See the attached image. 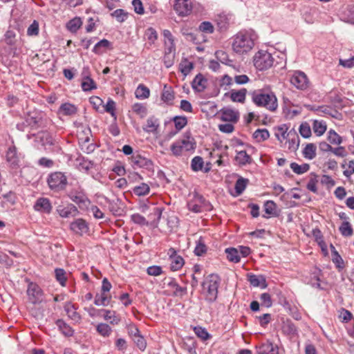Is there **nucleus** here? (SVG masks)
<instances>
[{
	"label": "nucleus",
	"instance_id": "40",
	"mask_svg": "<svg viewBox=\"0 0 354 354\" xmlns=\"http://www.w3.org/2000/svg\"><path fill=\"white\" fill-rule=\"evenodd\" d=\"M235 160L240 165H245L246 164H250L252 162V158L245 151H240L237 152Z\"/></svg>",
	"mask_w": 354,
	"mask_h": 354
},
{
	"label": "nucleus",
	"instance_id": "48",
	"mask_svg": "<svg viewBox=\"0 0 354 354\" xmlns=\"http://www.w3.org/2000/svg\"><path fill=\"white\" fill-rule=\"evenodd\" d=\"M249 182V180L240 177L236 182L234 189L237 196L241 195L245 189L246 186Z\"/></svg>",
	"mask_w": 354,
	"mask_h": 354
},
{
	"label": "nucleus",
	"instance_id": "42",
	"mask_svg": "<svg viewBox=\"0 0 354 354\" xmlns=\"http://www.w3.org/2000/svg\"><path fill=\"white\" fill-rule=\"evenodd\" d=\"M82 25V21L80 17H74L66 24L67 29L71 32H76Z\"/></svg>",
	"mask_w": 354,
	"mask_h": 354
},
{
	"label": "nucleus",
	"instance_id": "44",
	"mask_svg": "<svg viewBox=\"0 0 354 354\" xmlns=\"http://www.w3.org/2000/svg\"><path fill=\"white\" fill-rule=\"evenodd\" d=\"M111 301V297L108 296L106 293L101 292L100 294H96L95 296L94 304L96 306H107Z\"/></svg>",
	"mask_w": 354,
	"mask_h": 354
},
{
	"label": "nucleus",
	"instance_id": "20",
	"mask_svg": "<svg viewBox=\"0 0 354 354\" xmlns=\"http://www.w3.org/2000/svg\"><path fill=\"white\" fill-rule=\"evenodd\" d=\"M68 317L75 322H80L82 319L81 315L77 312V307L72 302H66L64 306Z\"/></svg>",
	"mask_w": 354,
	"mask_h": 354
},
{
	"label": "nucleus",
	"instance_id": "55",
	"mask_svg": "<svg viewBox=\"0 0 354 354\" xmlns=\"http://www.w3.org/2000/svg\"><path fill=\"white\" fill-rule=\"evenodd\" d=\"M81 86L82 90L84 91H90L97 88L96 84L93 80L89 77H86L85 78H84Z\"/></svg>",
	"mask_w": 354,
	"mask_h": 354
},
{
	"label": "nucleus",
	"instance_id": "50",
	"mask_svg": "<svg viewBox=\"0 0 354 354\" xmlns=\"http://www.w3.org/2000/svg\"><path fill=\"white\" fill-rule=\"evenodd\" d=\"M282 330L288 335H294L297 331V327L290 319H287L286 322H283Z\"/></svg>",
	"mask_w": 354,
	"mask_h": 354
},
{
	"label": "nucleus",
	"instance_id": "9",
	"mask_svg": "<svg viewBox=\"0 0 354 354\" xmlns=\"http://www.w3.org/2000/svg\"><path fill=\"white\" fill-rule=\"evenodd\" d=\"M291 84L297 88L305 90L309 86V81L306 75L301 71H295L290 78Z\"/></svg>",
	"mask_w": 354,
	"mask_h": 354
},
{
	"label": "nucleus",
	"instance_id": "13",
	"mask_svg": "<svg viewBox=\"0 0 354 354\" xmlns=\"http://www.w3.org/2000/svg\"><path fill=\"white\" fill-rule=\"evenodd\" d=\"M33 209L36 212L50 214L53 210V206L49 198L39 197L36 200L33 205Z\"/></svg>",
	"mask_w": 354,
	"mask_h": 354
},
{
	"label": "nucleus",
	"instance_id": "7",
	"mask_svg": "<svg viewBox=\"0 0 354 354\" xmlns=\"http://www.w3.org/2000/svg\"><path fill=\"white\" fill-rule=\"evenodd\" d=\"M254 66L259 71L270 68L274 63V58L272 55L265 50H259L253 59Z\"/></svg>",
	"mask_w": 354,
	"mask_h": 354
},
{
	"label": "nucleus",
	"instance_id": "54",
	"mask_svg": "<svg viewBox=\"0 0 354 354\" xmlns=\"http://www.w3.org/2000/svg\"><path fill=\"white\" fill-rule=\"evenodd\" d=\"M339 230L342 236L346 237L351 236L353 234V228L348 221H344L339 227Z\"/></svg>",
	"mask_w": 354,
	"mask_h": 354
},
{
	"label": "nucleus",
	"instance_id": "18",
	"mask_svg": "<svg viewBox=\"0 0 354 354\" xmlns=\"http://www.w3.org/2000/svg\"><path fill=\"white\" fill-rule=\"evenodd\" d=\"M69 196L70 198L74 203L77 204L80 208H87L91 204L90 200L83 192H71Z\"/></svg>",
	"mask_w": 354,
	"mask_h": 354
},
{
	"label": "nucleus",
	"instance_id": "14",
	"mask_svg": "<svg viewBox=\"0 0 354 354\" xmlns=\"http://www.w3.org/2000/svg\"><path fill=\"white\" fill-rule=\"evenodd\" d=\"M70 229L80 236H82L89 232L88 223L83 218H77L71 223Z\"/></svg>",
	"mask_w": 354,
	"mask_h": 354
},
{
	"label": "nucleus",
	"instance_id": "35",
	"mask_svg": "<svg viewBox=\"0 0 354 354\" xmlns=\"http://www.w3.org/2000/svg\"><path fill=\"white\" fill-rule=\"evenodd\" d=\"M102 48L112 49V44L109 40H107L106 39H103L100 40V41H98L95 45V46L93 49V51L95 54L100 55L104 52V50H102Z\"/></svg>",
	"mask_w": 354,
	"mask_h": 354
},
{
	"label": "nucleus",
	"instance_id": "29",
	"mask_svg": "<svg viewBox=\"0 0 354 354\" xmlns=\"http://www.w3.org/2000/svg\"><path fill=\"white\" fill-rule=\"evenodd\" d=\"M264 211L268 216L263 215V218H269L270 216H277V206L272 201H267L264 203Z\"/></svg>",
	"mask_w": 354,
	"mask_h": 354
},
{
	"label": "nucleus",
	"instance_id": "12",
	"mask_svg": "<svg viewBox=\"0 0 354 354\" xmlns=\"http://www.w3.org/2000/svg\"><path fill=\"white\" fill-rule=\"evenodd\" d=\"M27 295L29 301L34 304L40 303L42 301V290L36 283H30L28 285Z\"/></svg>",
	"mask_w": 354,
	"mask_h": 354
},
{
	"label": "nucleus",
	"instance_id": "21",
	"mask_svg": "<svg viewBox=\"0 0 354 354\" xmlns=\"http://www.w3.org/2000/svg\"><path fill=\"white\" fill-rule=\"evenodd\" d=\"M6 160L12 168L17 169L19 167V159L17 153V149L15 146L8 148L6 153Z\"/></svg>",
	"mask_w": 354,
	"mask_h": 354
},
{
	"label": "nucleus",
	"instance_id": "30",
	"mask_svg": "<svg viewBox=\"0 0 354 354\" xmlns=\"http://www.w3.org/2000/svg\"><path fill=\"white\" fill-rule=\"evenodd\" d=\"M55 324L59 330L65 337H69L74 335V330L63 319H57Z\"/></svg>",
	"mask_w": 354,
	"mask_h": 354
},
{
	"label": "nucleus",
	"instance_id": "45",
	"mask_svg": "<svg viewBox=\"0 0 354 354\" xmlns=\"http://www.w3.org/2000/svg\"><path fill=\"white\" fill-rule=\"evenodd\" d=\"M159 126L158 120L154 117H150L147 120V124L143 127V130L146 132H155Z\"/></svg>",
	"mask_w": 354,
	"mask_h": 354
},
{
	"label": "nucleus",
	"instance_id": "49",
	"mask_svg": "<svg viewBox=\"0 0 354 354\" xmlns=\"http://www.w3.org/2000/svg\"><path fill=\"white\" fill-rule=\"evenodd\" d=\"M97 332L104 337H108L112 333L111 328L104 323H100L96 326Z\"/></svg>",
	"mask_w": 354,
	"mask_h": 354
},
{
	"label": "nucleus",
	"instance_id": "43",
	"mask_svg": "<svg viewBox=\"0 0 354 354\" xmlns=\"http://www.w3.org/2000/svg\"><path fill=\"white\" fill-rule=\"evenodd\" d=\"M149 95V89L142 84H139L135 91L136 97L138 99H147Z\"/></svg>",
	"mask_w": 354,
	"mask_h": 354
},
{
	"label": "nucleus",
	"instance_id": "31",
	"mask_svg": "<svg viewBox=\"0 0 354 354\" xmlns=\"http://www.w3.org/2000/svg\"><path fill=\"white\" fill-rule=\"evenodd\" d=\"M246 93V88H241L238 91L232 90L230 93V97L233 102L243 103L245 100Z\"/></svg>",
	"mask_w": 354,
	"mask_h": 354
},
{
	"label": "nucleus",
	"instance_id": "41",
	"mask_svg": "<svg viewBox=\"0 0 354 354\" xmlns=\"http://www.w3.org/2000/svg\"><path fill=\"white\" fill-rule=\"evenodd\" d=\"M150 187L148 184L142 183L139 185L133 187V192L138 196H144L149 194Z\"/></svg>",
	"mask_w": 354,
	"mask_h": 354
},
{
	"label": "nucleus",
	"instance_id": "10",
	"mask_svg": "<svg viewBox=\"0 0 354 354\" xmlns=\"http://www.w3.org/2000/svg\"><path fill=\"white\" fill-rule=\"evenodd\" d=\"M174 9L179 16H187L192 10L191 0H176Z\"/></svg>",
	"mask_w": 354,
	"mask_h": 354
},
{
	"label": "nucleus",
	"instance_id": "4",
	"mask_svg": "<svg viewBox=\"0 0 354 354\" xmlns=\"http://www.w3.org/2000/svg\"><path fill=\"white\" fill-rule=\"evenodd\" d=\"M196 148V142L189 132H186L183 138L171 145V151L174 156H182L184 151H189Z\"/></svg>",
	"mask_w": 354,
	"mask_h": 354
},
{
	"label": "nucleus",
	"instance_id": "17",
	"mask_svg": "<svg viewBox=\"0 0 354 354\" xmlns=\"http://www.w3.org/2000/svg\"><path fill=\"white\" fill-rule=\"evenodd\" d=\"M221 119L225 122L236 123L239 118V113L230 108H223L220 111Z\"/></svg>",
	"mask_w": 354,
	"mask_h": 354
},
{
	"label": "nucleus",
	"instance_id": "56",
	"mask_svg": "<svg viewBox=\"0 0 354 354\" xmlns=\"http://www.w3.org/2000/svg\"><path fill=\"white\" fill-rule=\"evenodd\" d=\"M204 165L203 159L201 156H195L191 162L192 169L194 171L203 170Z\"/></svg>",
	"mask_w": 354,
	"mask_h": 354
},
{
	"label": "nucleus",
	"instance_id": "46",
	"mask_svg": "<svg viewBox=\"0 0 354 354\" xmlns=\"http://www.w3.org/2000/svg\"><path fill=\"white\" fill-rule=\"evenodd\" d=\"M270 133L266 129H258L253 133V138L259 142L268 139Z\"/></svg>",
	"mask_w": 354,
	"mask_h": 354
},
{
	"label": "nucleus",
	"instance_id": "26",
	"mask_svg": "<svg viewBox=\"0 0 354 354\" xmlns=\"http://www.w3.org/2000/svg\"><path fill=\"white\" fill-rule=\"evenodd\" d=\"M100 312H102L104 319L112 325H117L120 322V317L116 314L115 311L101 309Z\"/></svg>",
	"mask_w": 354,
	"mask_h": 354
},
{
	"label": "nucleus",
	"instance_id": "27",
	"mask_svg": "<svg viewBox=\"0 0 354 354\" xmlns=\"http://www.w3.org/2000/svg\"><path fill=\"white\" fill-rule=\"evenodd\" d=\"M195 32V30L186 26L182 27L180 29L181 34L185 37L187 41L198 44L199 43V40L197 38V35Z\"/></svg>",
	"mask_w": 354,
	"mask_h": 354
},
{
	"label": "nucleus",
	"instance_id": "60",
	"mask_svg": "<svg viewBox=\"0 0 354 354\" xmlns=\"http://www.w3.org/2000/svg\"><path fill=\"white\" fill-rule=\"evenodd\" d=\"M207 252V246L204 243L203 239L200 238L196 243V246L194 249V254L196 256H202Z\"/></svg>",
	"mask_w": 354,
	"mask_h": 354
},
{
	"label": "nucleus",
	"instance_id": "1",
	"mask_svg": "<svg viewBox=\"0 0 354 354\" xmlns=\"http://www.w3.org/2000/svg\"><path fill=\"white\" fill-rule=\"evenodd\" d=\"M252 102L258 107L274 112L278 108L277 98L275 94L268 89H257L250 93Z\"/></svg>",
	"mask_w": 354,
	"mask_h": 354
},
{
	"label": "nucleus",
	"instance_id": "51",
	"mask_svg": "<svg viewBox=\"0 0 354 354\" xmlns=\"http://www.w3.org/2000/svg\"><path fill=\"white\" fill-rule=\"evenodd\" d=\"M227 258L230 261L238 263L240 261L239 252L234 248H227L225 250Z\"/></svg>",
	"mask_w": 354,
	"mask_h": 354
},
{
	"label": "nucleus",
	"instance_id": "25",
	"mask_svg": "<svg viewBox=\"0 0 354 354\" xmlns=\"http://www.w3.org/2000/svg\"><path fill=\"white\" fill-rule=\"evenodd\" d=\"M249 282L254 287H261L265 288L267 287L266 278L263 275H256L250 274L248 275Z\"/></svg>",
	"mask_w": 354,
	"mask_h": 354
},
{
	"label": "nucleus",
	"instance_id": "16",
	"mask_svg": "<svg viewBox=\"0 0 354 354\" xmlns=\"http://www.w3.org/2000/svg\"><path fill=\"white\" fill-rule=\"evenodd\" d=\"M58 214L62 218H70L76 216L79 211L73 204H68L66 206L59 205L57 207Z\"/></svg>",
	"mask_w": 354,
	"mask_h": 354
},
{
	"label": "nucleus",
	"instance_id": "38",
	"mask_svg": "<svg viewBox=\"0 0 354 354\" xmlns=\"http://www.w3.org/2000/svg\"><path fill=\"white\" fill-rule=\"evenodd\" d=\"M161 99L167 104H171L174 99V93L171 86H165L161 95Z\"/></svg>",
	"mask_w": 354,
	"mask_h": 354
},
{
	"label": "nucleus",
	"instance_id": "64",
	"mask_svg": "<svg viewBox=\"0 0 354 354\" xmlns=\"http://www.w3.org/2000/svg\"><path fill=\"white\" fill-rule=\"evenodd\" d=\"M198 28L200 31L207 34H212L214 31V27L209 21L202 22Z\"/></svg>",
	"mask_w": 354,
	"mask_h": 354
},
{
	"label": "nucleus",
	"instance_id": "58",
	"mask_svg": "<svg viewBox=\"0 0 354 354\" xmlns=\"http://www.w3.org/2000/svg\"><path fill=\"white\" fill-rule=\"evenodd\" d=\"M173 121L177 131H180L187 124V118L185 116H175Z\"/></svg>",
	"mask_w": 354,
	"mask_h": 354
},
{
	"label": "nucleus",
	"instance_id": "32",
	"mask_svg": "<svg viewBox=\"0 0 354 354\" xmlns=\"http://www.w3.org/2000/svg\"><path fill=\"white\" fill-rule=\"evenodd\" d=\"M205 198L202 196L197 195L194 200L190 201L187 203L188 209L195 213H198L202 211L201 205L196 203L198 201L200 203H203L205 202Z\"/></svg>",
	"mask_w": 354,
	"mask_h": 354
},
{
	"label": "nucleus",
	"instance_id": "28",
	"mask_svg": "<svg viewBox=\"0 0 354 354\" xmlns=\"http://www.w3.org/2000/svg\"><path fill=\"white\" fill-rule=\"evenodd\" d=\"M288 149L292 151H295L299 146L300 139L297 132L294 129L290 130V136L288 138Z\"/></svg>",
	"mask_w": 354,
	"mask_h": 354
},
{
	"label": "nucleus",
	"instance_id": "3",
	"mask_svg": "<svg viewBox=\"0 0 354 354\" xmlns=\"http://www.w3.org/2000/svg\"><path fill=\"white\" fill-rule=\"evenodd\" d=\"M220 284L221 278L217 274H211L205 279L202 283V290L207 301L212 303L216 300Z\"/></svg>",
	"mask_w": 354,
	"mask_h": 354
},
{
	"label": "nucleus",
	"instance_id": "34",
	"mask_svg": "<svg viewBox=\"0 0 354 354\" xmlns=\"http://www.w3.org/2000/svg\"><path fill=\"white\" fill-rule=\"evenodd\" d=\"M59 111L64 115H73L76 114L77 109L74 104L64 103L60 106Z\"/></svg>",
	"mask_w": 354,
	"mask_h": 354
},
{
	"label": "nucleus",
	"instance_id": "39",
	"mask_svg": "<svg viewBox=\"0 0 354 354\" xmlns=\"http://www.w3.org/2000/svg\"><path fill=\"white\" fill-rule=\"evenodd\" d=\"M332 261L335 264L336 267L339 269H342L344 267V261L342 257L339 255L335 248L330 245Z\"/></svg>",
	"mask_w": 354,
	"mask_h": 354
},
{
	"label": "nucleus",
	"instance_id": "23",
	"mask_svg": "<svg viewBox=\"0 0 354 354\" xmlns=\"http://www.w3.org/2000/svg\"><path fill=\"white\" fill-rule=\"evenodd\" d=\"M207 80L201 73H198L192 82V88L197 92H202L206 88Z\"/></svg>",
	"mask_w": 354,
	"mask_h": 354
},
{
	"label": "nucleus",
	"instance_id": "2",
	"mask_svg": "<svg viewBox=\"0 0 354 354\" xmlns=\"http://www.w3.org/2000/svg\"><path fill=\"white\" fill-rule=\"evenodd\" d=\"M256 37V35L252 31L239 32L232 38V50L239 55L248 53L253 48Z\"/></svg>",
	"mask_w": 354,
	"mask_h": 354
},
{
	"label": "nucleus",
	"instance_id": "36",
	"mask_svg": "<svg viewBox=\"0 0 354 354\" xmlns=\"http://www.w3.org/2000/svg\"><path fill=\"white\" fill-rule=\"evenodd\" d=\"M288 127L286 124H283L277 128V132L275 133V136L278 139V140L281 142H283V140H287L290 136V130L288 131Z\"/></svg>",
	"mask_w": 354,
	"mask_h": 354
},
{
	"label": "nucleus",
	"instance_id": "11",
	"mask_svg": "<svg viewBox=\"0 0 354 354\" xmlns=\"http://www.w3.org/2000/svg\"><path fill=\"white\" fill-rule=\"evenodd\" d=\"M232 19V15L223 12L215 16L214 21L216 24L218 30L220 32H225L230 27Z\"/></svg>",
	"mask_w": 354,
	"mask_h": 354
},
{
	"label": "nucleus",
	"instance_id": "5",
	"mask_svg": "<svg viewBox=\"0 0 354 354\" xmlns=\"http://www.w3.org/2000/svg\"><path fill=\"white\" fill-rule=\"evenodd\" d=\"M52 122L49 118L40 111L29 112L26 118V123L32 130L47 128Z\"/></svg>",
	"mask_w": 354,
	"mask_h": 354
},
{
	"label": "nucleus",
	"instance_id": "61",
	"mask_svg": "<svg viewBox=\"0 0 354 354\" xmlns=\"http://www.w3.org/2000/svg\"><path fill=\"white\" fill-rule=\"evenodd\" d=\"M310 176H311V177L308 182L306 187L308 190L313 192V193H317V183L318 182V180L317 179V176L313 173H312L310 174Z\"/></svg>",
	"mask_w": 354,
	"mask_h": 354
},
{
	"label": "nucleus",
	"instance_id": "33",
	"mask_svg": "<svg viewBox=\"0 0 354 354\" xmlns=\"http://www.w3.org/2000/svg\"><path fill=\"white\" fill-rule=\"evenodd\" d=\"M317 147L313 143H308L304 147L302 153L305 158L313 160L316 157Z\"/></svg>",
	"mask_w": 354,
	"mask_h": 354
},
{
	"label": "nucleus",
	"instance_id": "37",
	"mask_svg": "<svg viewBox=\"0 0 354 354\" xmlns=\"http://www.w3.org/2000/svg\"><path fill=\"white\" fill-rule=\"evenodd\" d=\"M193 68V62H189L187 58L183 59L179 64V71L184 75V76H187Z\"/></svg>",
	"mask_w": 354,
	"mask_h": 354
},
{
	"label": "nucleus",
	"instance_id": "57",
	"mask_svg": "<svg viewBox=\"0 0 354 354\" xmlns=\"http://www.w3.org/2000/svg\"><path fill=\"white\" fill-rule=\"evenodd\" d=\"M328 140L333 145H340L342 142V138L333 129H330L328 132Z\"/></svg>",
	"mask_w": 354,
	"mask_h": 354
},
{
	"label": "nucleus",
	"instance_id": "53",
	"mask_svg": "<svg viewBox=\"0 0 354 354\" xmlns=\"http://www.w3.org/2000/svg\"><path fill=\"white\" fill-rule=\"evenodd\" d=\"M291 169L297 174H302L307 172L310 169V165L308 163L298 165L296 162L290 164Z\"/></svg>",
	"mask_w": 354,
	"mask_h": 354
},
{
	"label": "nucleus",
	"instance_id": "24",
	"mask_svg": "<svg viewBox=\"0 0 354 354\" xmlns=\"http://www.w3.org/2000/svg\"><path fill=\"white\" fill-rule=\"evenodd\" d=\"M162 35L165 38V49H167L168 53H175L176 46L174 38L171 32L169 30H164Z\"/></svg>",
	"mask_w": 354,
	"mask_h": 354
},
{
	"label": "nucleus",
	"instance_id": "59",
	"mask_svg": "<svg viewBox=\"0 0 354 354\" xmlns=\"http://www.w3.org/2000/svg\"><path fill=\"white\" fill-rule=\"evenodd\" d=\"M111 16L115 17L118 22H124L128 17V12H125L123 9H117L111 14Z\"/></svg>",
	"mask_w": 354,
	"mask_h": 354
},
{
	"label": "nucleus",
	"instance_id": "47",
	"mask_svg": "<svg viewBox=\"0 0 354 354\" xmlns=\"http://www.w3.org/2000/svg\"><path fill=\"white\" fill-rule=\"evenodd\" d=\"M313 129L317 136H322L326 131V124L324 121L314 120Z\"/></svg>",
	"mask_w": 354,
	"mask_h": 354
},
{
	"label": "nucleus",
	"instance_id": "52",
	"mask_svg": "<svg viewBox=\"0 0 354 354\" xmlns=\"http://www.w3.org/2000/svg\"><path fill=\"white\" fill-rule=\"evenodd\" d=\"M42 145L46 147L47 146H56L57 141L53 137L52 135L47 132H44L43 136L41 137Z\"/></svg>",
	"mask_w": 354,
	"mask_h": 354
},
{
	"label": "nucleus",
	"instance_id": "63",
	"mask_svg": "<svg viewBox=\"0 0 354 354\" xmlns=\"http://www.w3.org/2000/svg\"><path fill=\"white\" fill-rule=\"evenodd\" d=\"M299 133L305 138H308L311 136V129L307 122H303L300 124Z\"/></svg>",
	"mask_w": 354,
	"mask_h": 354
},
{
	"label": "nucleus",
	"instance_id": "6",
	"mask_svg": "<svg viewBox=\"0 0 354 354\" xmlns=\"http://www.w3.org/2000/svg\"><path fill=\"white\" fill-rule=\"evenodd\" d=\"M47 183L50 190L59 192L66 189L68 185V179L64 173L55 171L48 175Z\"/></svg>",
	"mask_w": 354,
	"mask_h": 354
},
{
	"label": "nucleus",
	"instance_id": "15",
	"mask_svg": "<svg viewBox=\"0 0 354 354\" xmlns=\"http://www.w3.org/2000/svg\"><path fill=\"white\" fill-rule=\"evenodd\" d=\"M164 284L174 290L173 295L175 297H183L187 294V288L180 286L174 278H165Z\"/></svg>",
	"mask_w": 354,
	"mask_h": 354
},
{
	"label": "nucleus",
	"instance_id": "22",
	"mask_svg": "<svg viewBox=\"0 0 354 354\" xmlns=\"http://www.w3.org/2000/svg\"><path fill=\"white\" fill-rule=\"evenodd\" d=\"M258 354H278V348L274 346L270 342L263 343L259 346H257Z\"/></svg>",
	"mask_w": 354,
	"mask_h": 354
},
{
	"label": "nucleus",
	"instance_id": "19",
	"mask_svg": "<svg viewBox=\"0 0 354 354\" xmlns=\"http://www.w3.org/2000/svg\"><path fill=\"white\" fill-rule=\"evenodd\" d=\"M168 254L171 259V269L174 271L180 270L185 263L183 258L177 255L176 251L174 248H170Z\"/></svg>",
	"mask_w": 354,
	"mask_h": 354
},
{
	"label": "nucleus",
	"instance_id": "62",
	"mask_svg": "<svg viewBox=\"0 0 354 354\" xmlns=\"http://www.w3.org/2000/svg\"><path fill=\"white\" fill-rule=\"evenodd\" d=\"M55 273L57 281H59L62 286H65L66 282V272L64 271V270L62 268H57L55 270Z\"/></svg>",
	"mask_w": 354,
	"mask_h": 354
},
{
	"label": "nucleus",
	"instance_id": "8",
	"mask_svg": "<svg viewBox=\"0 0 354 354\" xmlns=\"http://www.w3.org/2000/svg\"><path fill=\"white\" fill-rule=\"evenodd\" d=\"M130 163L134 169H145L151 171L153 169V162L139 153H133L130 158H129Z\"/></svg>",
	"mask_w": 354,
	"mask_h": 354
}]
</instances>
